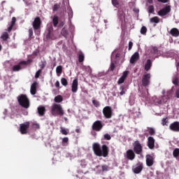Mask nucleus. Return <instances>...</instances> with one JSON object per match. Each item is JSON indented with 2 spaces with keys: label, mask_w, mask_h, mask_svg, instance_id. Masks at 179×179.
<instances>
[{
  "label": "nucleus",
  "mask_w": 179,
  "mask_h": 179,
  "mask_svg": "<svg viewBox=\"0 0 179 179\" xmlns=\"http://www.w3.org/2000/svg\"><path fill=\"white\" fill-rule=\"evenodd\" d=\"M133 45H134V43H132V41H129V51H131V50H132Z\"/></svg>",
  "instance_id": "4d7b16f0"
},
{
  "label": "nucleus",
  "mask_w": 179,
  "mask_h": 179,
  "mask_svg": "<svg viewBox=\"0 0 179 179\" xmlns=\"http://www.w3.org/2000/svg\"><path fill=\"white\" fill-rule=\"evenodd\" d=\"M55 86H56V87H59V81H56V83H55Z\"/></svg>",
  "instance_id": "69168bd1"
},
{
  "label": "nucleus",
  "mask_w": 179,
  "mask_h": 179,
  "mask_svg": "<svg viewBox=\"0 0 179 179\" xmlns=\"http://www.w3.org/2000/svg\"><path fill=\"white\" fill-rule=\"evenodd\" d=\"M92 150L99 157H107L108 156V147L106 145H103L102 146L100 145L98 143H94L92 145Z\"/></svg>",
  "instance_id": "f257e3e1"
},
{
  "label": "nucleus",
  "mask_w": 179,
  "mask_h": 179,
  "mask_svg": "<svg viewBox=\"0 0 179 179\" xmlns=\"http://www.w3.org/2000/svg\"><path fill=\"white\" fill-rule=\"evenodd\" d=\"M152 68V60L150 59H148L145 64L144 69L146 71V72L149 71L150 69Z\"/></svg>",
  "instance_id": "412c9836"
},
{
  "label": "nucleus",
  "mask_w": 179,
  "mask_h": 179,
  "mask_svg": "<svg viewBox=\"0 0 179 179\" xmlns=\"http://www.w3.org/2000/svg\"><path fill=\"white\" fill-rule=\"evenodd\" d=\"M46 39L47 40H57V36L54 34V32H50L48 35V34H46Z\"/></svg>",
  "instance_id": "393cba45"
},
{
  "label": "nucleus",
  "mask_w": 179,
  "mask_h": 179,
  "mask_svg": "<svg viewBox=\"0 0 179 179\" xmlns=\"http://www.w3.org/2000/svg\"><path fill=\"white\" fill-rule=\"evenodd\" d=\"M55 103H62L64 98L61 95H57L55 97Z\"/></svg>",
  "instance_id": "cd10ccee"
},
{
  "label": "nucleus",
  "mask_w": 179,
  "mask_h": 179,
  "mask_svg": "<svg viewBox=\"0 0 179 179\" xmlns=\"http://www.w3.org/2000/svg\"><path fill=\"white\" fill-rule=\"evenodd\" d=\"M134 146V152L136 153V155H141L142 152L143 151L142 145L139 142V141H136L133 143Z\"/></svg>",
  "instance_id": "423d86ee"
},
{
  "label": "nucleus",
  "mask_w": 179,
  "mask_h": 179,
  "mask_svg": "<svg viewBox=\"0 0 179 179\" xmlns=\"http://www.w3.org/2000/svg\"><path fill=\"white\" fill-rule=\"evenodd\" d=\"M134 174H139L143 170V163L138 162L136 164V167L132 169Z\"/></svg>",
  "instance_id": "f8f14e48"
},
{
  "label": "nucleus",
  "mask_w": 179,
  "mask_h": 179,
  "mask_svg": "<svg viewBox=\"0 0 179 179\" xmlns=\"http://www.w3.org/2000/svg\"><path fill=\"white\" fill-rule=\"evenodd\" d=\"M29 128H30V122H26L25 123H22L20 124V132L22 135H26L29 131Z\"/></svg>",
  "instance_id": "0eeeda50"
},
{
  "label": "nucleus",
  "mask_w": 179,
  "mask_h": 179,
  "mask_svg": "<svg viewBox=\"0 0 179 179\" xmlns=\"http://www.w3.org/2000/svg\"><path fill=\"white\" fill-rule=\"evenodd\" d=\"M170 12H171V7L170 6H166L165 8L158 11V15L159 16L163 17L166 16V15H169Z\"/></svg>",
  "instance_id": "9b49d317"
},
{
  "label": "nucleus",
  "mask_w": 179,
  "mask_h": 179,
  "mask_svg": "<svg viewBox=\"0 0 179 179\" xmlns=\"http://www.w3.org/2000/svg\"><path fill=\"white\" fill-rule=\"evenodd\" d=\"M152 50L155 54H157L159 52V49L156 46L152 48Z\"/></svg>",
  "instance_id": "13d9d810"
},
{
  "label": "nucleus",
  "mask_w": 179,
  "mask_h": 179,
  "mask_svg": "<svg viewBox=\"0 0 179 179\" xmlns=\"http://www.w3.org/2000/svg\"><path fill=\"white\" fill-rule=\"evenodd\" d=\"M146 33H148V28H146L145 26H143L141 29V34H143V36H146Z\"/></svg>",
  "instance_id": "2f4dec72"
},
{
  "label": "nucleus",
  "mask_w": 179,
  "mask_h": 179,
  "mask_svg": "<svg viewBox=\"0 0 179 179\" xmlns=\"http://www.w3.org/2000/svg\"><path fill=\"white\" fill-rule=\"evenodd\" d=\"M20 65H27V62L22 61L20 62Z\"/></svg>",
  "instance_id": "e2e57ef3"
},
{
  "label": "nucleus",
  "mask_w": 179,
  "mask_h": 179,
  "mask_svg": "<svg viewBox=\"0 0 179 179\" xmlns=\"http://www.w3.org/2000/svg\"><path fill=\"white\" fill-rule=\"evenodd\" d=\"M168 122H169V120H167V117L162 119V125H167Z\"/></svg>",
  "instance_id": "603ef678"
},
{
  "label": "nucleus",
  "mask_w": 179,
  "mask_h": 179,
  "mask_svg": "<svg viewBox=\"0 0 179 179\" xmlns=\"http://www.w3.org/2000/svg\"><path fill=\"white\" fill-rule=\"evenodd\" d=\"M15 24H16V17H13L10 25L11 26H15Z\"/></svg>",
  "instance_id": "864d4df0"
},
{
  "label": "nucleus",
  "mask_w": 179,
  "mask_h": 179,
  "mask_svg": "<svg viewBox=\"0 0 179 179\" xmlns=\"http://www.w3.org/2000/svg\"><path fill=\"white\" fill-rule=\"evenodd\" d=\"M158 2H161L162 3H167L169 0H157Z\"/></svg>",
  "instance_id": "680f3d73"
},
{
  "label": "nucleus",
  "mask_w": 179,
  "mask_h": 179,
  "mask_svg": "<svg viewBox=\"0 0 179 179\" xmlns=\"http://www.w3.org/2000/svg\"><path fill=\"white\" fill-rule=\"evenodd\" d=\"M38 113L40 117H43L45 114V107L40 106L38 108Z\"/></svg>",
  "instance_id": "b1692460"
},
{
  "label": "nucleus",
  "mask_w": 179,
  "mask_h": 179,
  "mask_svg": "<svg viewBox=\"0 0 179 179\" xmlns=\"http://www.w3.org/2000/svg\"><path fill=\"white\" fill-rule=\"evenodd\" d=\"M114 69H115V64H114V62H112L110 65L109 71H110V72H113Z\"/></svg>",
  "instance_id": "a18cd8bd"
},
{
  "label": "nucleus",
  "mask_w": 179,
  "mask_h": 179,
  "mask_svg": "<svg viewBox=\"0 0 179 179\" xmlns=\"http://www.w3.org/2000/svg\"><path fill=\"white\" fill-rule=\"evenodd\" d=\"M162 94V99L158 101V104H162V103L166 104L173 97V91L169 90L166 92V90H163Z\"/></svg>",
  "instance_id": "7ed1b4c3"
},
{
  "label": "nucleus",
  "mask_w": 179,
  "mask_h": 179,
  "mask_svg": "<svg viewBox=\"0 0 179 179\" xmlns=\"http://www.w3.org/2000/svg\"><path fill=\"white\" fill-rule=\"evenodd\" d=\"M145 159L146 164L148 167H152L155 164V158L152 155H147Z\"/></svg>",
  "instance_id": "ddd939ff"
},
{
  "label": "nucleus",
  "mask_w": 179,
  "mask_h": 179,
  "mask_svg": "<svg viewBox=\"0 0 179 179\" xmlns=\"http://www.w3.org/2000/svg\"><path fill=\"white\" fill-rule=\"evenodd\" d=\"M33 36V28L29 29V37H31Z\"/></svg>",
  "instance_id": "bf43d9fd"
},
{
  "label": "nucleus",
  "mask_w": 179,
  "mask_h": 179,
  "mask_svg": "<svg viewBox=\"0 0 179 179\" xmlns=\"http://www.w3.org/2000/svg\"><path fill=\"white\" fill-rule=\"evenodd\" d=\"M32 128L33 129H40V124H38V123H33Z\"/></svg>",
  "instance_id": "de8ad7c7"
},
{
  "label": "nucleus",
  "mask_w": 179,
  "mask_h": 179,
  "mask_svg": "<svg viewBox=\"0 0 179 179\" xmlns=\"http://www.w3.org/2000/svg\"><path fill=\"white\" fill-rule=\"evenodd\" d=\"M139 59V52H136L130 58V64H135Z\"/></svg>",
  "instance_id": "6ab92c4d"
},
{
  "label": "nucleus",
  "mask_w": 179,
  "mask_h": 179,
  "mask_svg": "<svg viewBox=\"0 0 179 179\" xmlns=\"http://www.w3.org/2000/svg\"><path fill=\"white\" fill-rule=\"evenodd\" d=\"M150 23L157 24V23L160 22V18H159V17H157V16H155V17L150 18Z\"/></svg>",
  "instance_id": "bb28decb"
},
{
  "label": "nucleus",
  "mask_w": 179,
  "mask_h": 179,
  "mask_svg": "<svg viewBox=\"0 0 179 179\" xmlns=\"http://www.w3.org/2000/svg\"><path fill=\"white\" fill-rule=\"evenodd\" d=\"M64 24H65V23L64 22H61L59 24V27H63Z\"/></svg>",
  "instance_id": "0e129e2a"
},
{
  "label": "nucleus",
  "mask_w": 179,
  "mask_h": 179,
  "mask_svg": "<svg viewBox=\"0 0 179 179\" xmlns=\"http://www.w3.org/2000/svg\"><path fill=\"white\" fill-rule=\"evenodd\" d=\"M47 34L50 35V33H52L54 31V27H52V24H48L47 27Z\"/></svg>",
  "instance_id": "c756f323"
},
{
  "label": "nucleus",
  "mask_w": 179,
  "mask_h": 179,
  "mask_svg": "<svg viewBox=\"0 0 179 179\" xmlns=\"http://www.w3.org/2000/svg\"><path fill=\"white\" fill-rule=\"evenodd\" d=\"M78 78H76L73 80L72 85H71V91L73 93H76V92H78Z\"/></svg>",
  "instance_id": "a211bd4d"
},
{
  "label": "nucleus",
  "mask_w": 179,
  "mask_h": 179,
  "mask_svg": "<svg viewBox=\"0 0 179 179\" xmlns=\"http://www.w3.org/2000/svg\"><path fill=\"white\" fill-rule=\"evenodd\" d=\"M112 3L115 8H118V6H120V2H118L117 0H112Z\"/></svg>",
  "instance_id": "c03bdc74"
},
{
  "label": "nucleus",
  "mask_w": 179,
  "mask_h": 179,
  "mask_svg": "<svg viewBox=\"0 0 179 179\" xmlns=\"http://www.w3.org/2000/svg\"><path fill=\"white\" fill-rule=\"evenodd\" d=\"M169 129L173 132H179V122H173L169 125Z\"/></svg>",
  "instance_id": "4468645a"
},
{
  "label": "nucleus",
  "mask_w": 179,
  "mask_h": 179,
  "mask_svg": "<svg viewBox=\"0 0 179 179\" xmlns=\"http://www.w3.org/2000/svg\"><path fill=\"white\" fill-rule=\"evenodd\" d=\"M101 169H102L103 173H104V171H108V166L107 165H102Z\"/></svg>",
  "instance_id": "3c124183"
},
{
  "label": "nucleus",
  "mask_w": 179,
  "mask_h": 179,
  "mask_svg": "<svg viewBox=\"0 0 179 179\" xmlns=\"http://www.w3.org/2000/svg\"><path fill=\"white\" fill-rule=\"evenodd\" d=\"M17 101L22 107L24 108H29L30 107V102L29 101V98L24 94H21L17 96Z\"/></svg>",
  "instance_id": "20e7f679"
},
{
  "label": "nucleus",
  "mask_w": 179,
  "mask_h": 179,
  "mask_svg": "<svg viewBox=\"0 0 179 179\" xmlns=\"http://www.w3.org/2000/svg\"><path fill=\"white\" fill-rule=\"evenodd\" d=\"M103 138H104V139H106V141H110L111 140V136H110V134H104Z\"/></svg>",
  "instance_id": "09e8293b"
},
{
  "label": "nucleus",
  "mask_w": 179,
  "mask_h": 179,
  "mask_svg": "<svg viewBox=\"0 0 179 179\" xmlns=\"http://www.w3.org/2000/svg\"><path fill=\"white\" fill-rule=\"evenodd\" d=\"M37 82L35 81L31 85L30 92L31 94H32L33 96H34V94H36V93L37 92Z\"/></svg>",
  "instance_id": "aec40b11"
},
{
  "label": "nucleus",
  "mask_w": 179,
  "mask_h": 179,
  "mask_svg": "<svg viewBox=\"0 0 179 179\" xmlns=\"http://www.w3.org/2000/svg\"><path fill=\"white\" fill-rule=\"evenodd\" d=\"M1 38H2L3 41H8L9 34L8 32H3L1 36Z\"/></svg>",
  "instance_id": "a878e982"
},
{
  "label": "nucleus",
  "mask_w": 179,
  "mask_h": 179,
  "mask_svg": "<svg viewBox=\"0 0 179 179\" xmlns=\"http://www.w3.org/2000/svg\"><path fill=\"white\" fill-rule=\"evenodd\" d=\"M150 73H146L143 76L142 78V85L144 87H148L150 85Z\"/></svg>",
  "instance_id": "1a4fd4ad"
},
{
  "label": "nucleus",
  "mask_w": 179,
  "mask_h": 179,
  "mask_svg": "<svg viewBox=\"0 0 179 179\" xmlns=\"http://www.w3.org/2000/svg\"><path fill=\"white\" fill-rule=\"evenodd\" d=\"M68 142H69V138H68V137H64L62 139V143H68Z\"/></svg>",
  "instance_id": "6e6d98bb"
},
{
  "label": "nucleus",
  "mask_w": 179,
  "mask_h": 179,
  "mask_svg": "<svg viewBox=\"0 0 179 179\" xmlns=\"http://www.w3.org/2000/svg\"><path fill=\"white\" fill-rule=\"evenodd\" d=\"M126 157L128 160H134L136 157L135 152L132 150H128L126 152Z\"/></svg>",
  "instance_id": "2eb2a0df"
},
{
  "label": "nucleus",
  "mask_w": 179,
  "mask_h": 179,
  "mask_svg": "<svg viewBox=\"0 0 179 179\" xmlns=\"http://www.w3.org/2000/svg\"><path fill=\"white\" fill-rule=\"evenodd\" d=\"M102 113L103 114L104 118H106V120H110V118H113V113L111 106H105L103 108Z\"/></svg>",
  "instance_id": "39448f33"
},
{
  "label": "nucleus",
  "mask_w": 179,
  "mask_h": 179,
  "mask_svg": "<svg viewBox=\"0 0 179 179\" xmlns=\"http://www.w3.org/2000/svg\"><path fill=\"white\" fill-rule=\"evenodd\" d=\"M51 114L52 115H54V117H57V115L62 117L64 114L62 106L58 103L53 104L51 109Z\"/></svg>",
  "instance_id": "f03ea898"
},
{
  "label": "nucleus",
  "mask_w": 179,
  "mask_h": 179,
  "mask_svg": "<svg viewBox=\"0 0 179 179\" xmlns=\"http://www.w3.org/2000/svg\"><path fill=\"white\" fill-rule=\"evenodd\" d=\"M169 33L173 37H178L179 36V31L177 28H172Z\"/></svg>",
  "instance_id": "4be33fe9"
},
{
  "label": "nucleus",
  "mask_w": 179,
  "mask_h": 179,
  "mask_svg": "<svg viewBox=\"0 0 179 179\" xmlns=\"http://www.w3.org/2000/svg\"><path fill=\"white\" fill-rule=\"evenodd\" d=\"M128 73H129V71H126L123 72L122 76L120 78V79L117 81L118 85H121L125 82V79L128 77Z\"/></svg>",
  "instance_id": "dca6fc26"
},
{
  "label": "nucleus",
  "mask_w": 179,
  "mask_h": 179,
  "mask_svg": "<svg viewBox=\"0 0 179 179\" xmlns=\"http://www.w3.org/2000/svg\"><path fill=\"white\" fill-rule=\"evenodd\" d=\"M120 90H121V92H120V94L121 96H124V94L127 93V87L122 85L120 87Z\"/></svg>",
  "instance_id": "c85d7f7f"
},
{
  "label": "nucleus",
  "mask_w": 179,
  "mask_h": 179,
  "mask_svg": "<svg viewBox=\"0 0 179 179\" xmlns=\"http://www.w3.org/2000/svg\"><path fill=\"white\" fill-rule=\"evenodd\" d=\"M60 132L62 134V135H68V131H66V129H64L63 127H61Z\"/></svg>",
  "instance_id": "8fccbe9b"
},
{
  "label": "nucleus",
  "mask_w": 179,
  "mask_h": 179,
  "mask_svg": "<svg viewBox=\"0 0 179 179\" xmlns=\"http://www.w3.org/2000/svg\"><path fill=\"white\" fill-rule=\"evenodd\" d=\"M173 156L176 159H177V157H179V148H175L173 150Z\"/></svg>",
  "instance_id": "7c9ffc66"
},
{
  "label": "nucleus",
  "mask_w": 179,
  "mask_h": 179,
  "mask_svg": "<svg viewBox=\"0 0 179 179\" xmlns=\"http://www.w3.org/2000/svg\"><path fill=\"white\" fill-rule=\"evenodd\" d=\"M85 61V55L82 52L78 55V62H83Z\"/></svg>",
  "instance_id": "f704fd0d"
},
{
  "label": "nucleus",
  "mask_w": 179,
  "mask_h": 179,
  "mask_svg": "<svg viewBox=\"0 0 179 179\" xmlns=\"http://www.w3.org/2000/svg\"><path fill=\"white\" fill-rule=\"evenodd\" d=\"M46 65H47V62H45V61L41 62V64H39V67L41 68L40 69H41V71H43L44 69V68H45Z\"/></svg>",
  "instance_id": "e433bc0d"
},
{
  "label": "nucleus",
  "mask_w": 179,
  "mask_h": 179,
  "mask_svg": "<svg viewBox=\"0 0 179 179\" xmlns=\"http://www.w3.org/2000/svg\"><path fill=\"white\" fill-rule=\"evenodd\" d=\"M76 132L77 134H80V129H76Z\"/></svg>",
  "instance_id": "774afa93"
},
{
  "label": "nucleus",
  "mask_w": 179,
  "mask_h": 179,
  "mask_svg": "<svg viewBox=\"0 0 179 179\" xmlns=\"http://www.w3.org/2000/svg\"><path fill=\"white\" fill-rule=\"evenodd\" d=\"M103 122L101 120L95 121L92 126V131H96V132H100L103 129Z\"/></svg>",
  "instance_id": "6e6552de"
},
{
  "label": "nucleus",
  "mask_w": 179,
  "mask_h": 179,
  "mask_svg": "<svg viewBox=\"0 0 179 179\" xmlns=\"http://www.w3.org/2000/svg\"><path fill=\"white\" fill-rule=\"evenodd\" d=\"M41 19L40 17H35L32 26L34 27V30H40L41 29Z\"/></svg>",
  "instance_id": "9d476101"
},
{
  "label": "nucleus",
  "mask_w": 179,
  "mask_h": 179,
  "mask_svg": "<svg viewBox=\"0 0 179 179\" xmlns=\"http://www.w3.org/2000/svg\"><path fill=\"white\" fill-rule=\"evenodd\" d=\"M148 13H155V6H149L148 8Z\"/></svg>",
  "instance_id": "ea45409f"
},
{
  "label": "nucleus",
  "mask_w": 179,
  "mask_h": 179,
  "mask_svg": "<svg viewBox=\"0 0 179 179\" xmlns=\"http://www.w3.org/2000/svg\"><path fill=\"white\" fill-rule=\"evenodd\" d=\"M148 146L149 149H155V138L152 136L148 137Z\"/></svg>",
  "instance_id": "f3484780"
},
{
  "label": "nucleus",
  "mask_w": 179,
  "mask_h": 179,
  "mask_svg": "<svg viewBox=\"0 0 179 179\" xmlns=\"http://www.w3.org/2000/svg\"><path fill=\"white\" fill-rule=\"evenodd\" d=\"M33 55H35L36 57H37V55H38V52L34 51V52H33Z\"/></svg>",
  "instance_id": "338daca9"
},
{
  "label": "nucleus",
  "mask_w": 179,
  "mask_h": 179,
  "mask_svg": "<svg viewBox=\"0 0 179 179\" xmlns=\"http://www.w3.org/2000/svg\"><path fill=\"white\" fill-rule=\"evenodd\" d=\"M148 133L151 136L156 135V131H155V129L152 127L148 128Z\"/></svg>",
  "instance_id": "58836bf2"
},
{
  "label": "nucleus",
  "mask_w": 179,
  "mask_h": 179,
  "mask_svg": "<svg viewBox=\"0 0 179 179\" xmlns=\"http://www.w3.org/2000/svg\"><path fill=\"white\" fill-rule=\"evenodd\" d=\"M61 34H62V36H63L64 37H67V36H68V34H69V33L68 32V31L66 30V29L63 28V29H62Z\"/></svg>",
  "instance_id": "473e14b6"
},
{
  "label": "nucleus",
  "mask_w": 179,
  "mask_h": 179,
  "mask_svg": "<svg viewBox=\"0 0 179 179\" xmlns=\"http://www.w3.org/2000/svg\"><path fill=\"white\" fill-rule=\"evenodd\" d=\"M56 73H59V75H61V73H62V66H58L56 68Z\"/></svg>",
  "instance_id": "a19ab883"
},
{
  "label": "nucleus",
  "mask_w": 179,
  "mask_h": 179,
  "mask_svg": "<svg viewBox=\"0 0 179 179\" xmlns=\"http://www.w3.org/2000/svg\"><path fill=\"white\" fill-rule=\"evenodd\" d=\"M13 29V25H10L9 27L6 29L8 33H10Z\"/></svg>",
  "instance_id": "052dcab7"
},
{
  "label": "nucleus",
  "mask_w": 179,
  "mask_h": 179,
  "mask_svg": "<svg viewBox=\"0 0 179 179\" xmlns=\"http://www.w3.org/2000/svg\"><path fill=\"white\" fill-rule=\"evenodd\" d=\"M92 104L94 107H100V102L96 99L92 100Z\"/></svg>",
  "instance_id": "37998d69"
},
{
  "label": "nucleus",
  "mask_w": 179,
  "mask_h": 179,
  "mask_svg": "<svg viewBox=\"0 0 179 179\" xmlns=\"http://www.w3.org/2000/svg\"><path fill=\"white\" fill-rule=\"evenodd\" d=\"M175 97H176V99H179V88L176 89L175 92Z\"/></svg>",
  "instance_id": "5fc2aeb1"
},
{
  "label": "nucleus",
  "mask_w": 179,
  "mask_h": 179,
  "mask_svg": "<svg viewBox=\"0 0 179 179\" xmlns=\"http://www.w3.org/2000/svg\"><path fill=\"white\" fill-rule=\"evenodd\" d=\"M58 9H59V4L55 3V4L53 6V8H52L53 12H57V11L58 10Z\"/></svg>",
  "instance_id": "49530a36"
},
{
  "label": "nucleus",
  "mask_w": 179,
  "mask_h": 179,
  "mask_svg": "<svg viewBox=\"0 0 179 179\" xmlns=\"http://www.w3.org/2000/svg\"><path fill=\"white\" fill-rule=\"evenodd\" d=\"M59 23V18L57 15H54L52 17V24L54 27H57L58 26V24Z\"/></svg>",
  "instance_id": "5701e85b"
},
{
  "label": "nucleus",
  "mask_w": 179,
  "mask_h": 179,
  "mask_svg": "<svg viewBox=\"0 0 179 179\" xmlns=\"http://www.w3.org/2000/svg\"><path fill=\"white\" fill-rule=\"evenodd\" d=\"M20 69H22V67L20 66V65H15L13 66V72H17L19 71H20Z\"/></svg>",
  "instance_id": "c9c22d12"
},
{
  "label": "nucleus",
  "mask_w": 179,
  "mask_h": 179,
  "mask_svg": "<svg viewBox=\"0 0 179 179\" xmlns=\"http://www.w3.org/2000/svg\"><path fill=\"white\" fill-rule=\"evenodd\" d=\"M41 72H43V70L41 69H39L36 72V74H35L36 79H38V78H40V75H41Z\"/></svg>",
  "instance_id": "79ce46f5"
},
{
  "label": "nucleus",
  "mask_w": 179,
  "mask_h": 179,
  "mask_svg": "<svg viewBox=\"0 0 179 179\" xmlns=\"http://www.w3.org/2000/svg\"><path fill=\"white\" fill-rule=\"evenodd\" d=\"M172 83H173V85H175V86H178V85H179L178 77H177V76L174 77L172 80Z\"/></svg>",
  "instance_id": "72a5a7b5"
},
{
  "label": "nucleus",
  "mask_w": 179,
  "mask_h": 179,
  "mask_svg": "<svg viewBox=\"0 0 179 179\" xmlns=\"http://www.w3.org/2000/svg\"><path fill=\"white\" fill-rule=\"evenodd\" d=\"M61 83L63 86H68V80L65 78H62Z\"/></svg>",
  "instance_id": "4c0bfd02"
}]
</instances>
